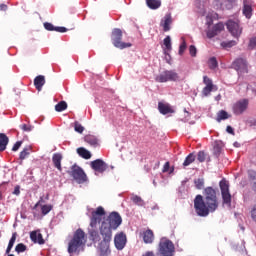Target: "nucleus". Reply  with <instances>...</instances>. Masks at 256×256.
Masks as SVG:
<instances>
[{"instance_id": "1", "label": "nucleus", "mask_w": 256, "mask_h": 256, "mask_svg": "<svg viewBox=\"0 0 256 256\" xmlns=\"http://www.w3.org/2000/svg\"><path fill=\"white\" fill-rule=\"evenodd\" d=\"M203 195L198 194L194 199V209L198 217H207L209 213H215L216 209H219V198L213 187H206Z\"/></svg>"}, {"instance_id": "2", "label": "nucleus", "mask_w": 256, "mask_h": 256, "mask_svg": "<svg viewBox=\"0 0 256 256\" xmlns=\"http://www.w3.org/2000/svg\"><path fill=\"white\" fill-rule=\"evenodd\" d=\"M121 223H123V219L117 212L110 213L107 219L102 222L100 226V235H102L103 243H105V245L111 243V239H113V229H117Z\"/></svg>"}, {"instance_id": "3", "label": "nucleus", "mask_w": 256, "mask_h": 256, "mask_svg": "<svg viewBox=\"0 0 256 256\" xmlns=\"http://www.w3.org/2000/svg\"><path fill=\"white\" fill-rule=\"evenodd\" d=\"M87 236L85 232L79 228L74 232L73 238L68 243V253H77L85 247Z\"/></svg>"}, {"instance_id": "4", "label": "nucleus", "mask_w": 256, "mask_h": 256, "mask_svg": "<svg viewBox=\"0 0 256 256\" xmlns=\"http://www.w3.org/2000/svg\"><path fill=\"white\" fill-rule=\"evenodd\" d=\"M123 39V31L119 28H115L112 30L111 41L114 47L117 49H127L131 47V43H125L122 41Z\"/></svg>"}, {"instance_id": "5", "label": "nucleus", "mask_w": 256, "mask_h": 256, "mask_svg": "<svg viewBox=\"0 0 256 256\" xmlns=\"http://www.w3.org/2000/svg\"><path fill=\"white\" fill-rule=\"evenodd\" d=\"M158 251L163 256H174L175 255V244L169 239H161L159 242Z\"/></svg>"}, {"instance_id": "6", "label": "nucleus", "mask_w": 256, "mask_h": 256, "mask_svg": "<svg viewBox=\"0 0 256 256\" xmlns=\"http://www.w3.org/2000/svg\"><path fill=\"white\" fill-rule=\"evenodd\" d=\"M219 187L221 191L222 196V203L223 205H226L227 207H231V192L229 191V181H227L225 178H223L219 182Z\"/></svg>"}, {"instance_id": "7", "label": "nucleus", "mask_w": 256, "mask_h": 256, "mask_svg": "<svg viewBox=\"0 0 256 256\" xmlns=\"http://www.w3.org/2000/svg\"><path fill=\"white\" fill-rule=\"evenodd\" d=\"M68 173L71 177H73V180L79 184L85 183V181H87V174H85L83 168H81L77 164L72 165Z\"/></svg>"}, {"instance_id": "8", "label": "nucleus", "mask_w": 256, "mask_h": 256, "mask_svg": "<svg viewBox=\"0 0 256 256\" xmlns=\"http://www.w3.org/2000/svg\"><path fill=\"white\" fill-rule=\"evenodd\" d=\"M156 83H167L169 81H179V74L173 70H165L155 77Z\"/></svg>"}, {"instance_id": "9", "label": "nucleus", "mask_w": 256, "mask_h": 256, "mask_svg": "<svg viewBox=\"0 0 256 256\" xmlns=\"http://www.w3.org/2000/svg\"><path fill=\"white\" fill-rule=\"evenodd\" d=\"M226 27L229 33H231L232 37H234L235 39H239L241 37V33H243V28H241L238 21L228 20L226 22Z\"/></svg>"}, {"instance_id": "10", "label": "nucleus", "mask_w": 256, "mask_h": 256, "mask_svg": "<svg viewBox=\"0 0 256 256\" xmlns=\"http://www.w3.org/2000/svg\"><path fill=\"white\" fill-rule=\"evenodd\" d=\"M232 67L235 69V71H237L239 75L249 73V63H247V59L245 58H237L232 63Z\"/></svg>"}, {"instance_id": "11", "label": "nucleus", "mask_w": 256, "mask_h": 256, "mask_svg": "<svg viewBox=\"0 0 256 256\" xmlns=\"http://www.w3.org/2000/svg\"><path fill=\"white\" fill-rule=\"evenodd\" d=\"M249 108V100L242 99L232 105L234 115H243Z\"/></svg>"}, {"instance_id": "12", "label": "nucleus", "mask_w": 256, "mask_h": 256, "mask_svg": "<svg viewBox=\"0 0 256 256\" xmlns=\"http://www.w3.org/2000/svg\"><path fill=\"white\" fill-rule=\"evenodd\" d=\"M105 215V208L99 206L95 211L92 212V216L90 218V227L95 229L97 227V223H101V217Z\"/></svg>"}, {"instance_id": "13", "label": "nucleus", "mask_w": 256, "mask_h": 256, "mask_svg": "<svg viewBox=\"0 0 256 256\" xmlns=\"http://www.w3.org/2000/svg\"><path fill=\"white\" fill-rule=\"evenodd\" d=\"M114 245L118 251H123L127 245V235L123 232L117 233L114 237Z\"/></svg>"}, {"instance_id": "14", "label": "nucleus", "mask_w": 256, "mask_h": 256, "mask_svg": "<svg viewBox=\"0 0 256 256\" xmlns=\"http://www.w3.org/2000/svg\"><path fill=\"white\" fill-rule=\"evenodd\" d=\"M203 83L206 86L202 89V96L209 97L213 89H215V85H213V80H211V78H209L208 76H204Z\"/></svg>"}, {"instance_id": "15", "label": "nucleus", "mask_w": 256, "mask_h": 256, "mask_svg": "<svg viewBox=\"0 0 256 256\" xmlns=\"http://www.w3.org/2000/svg\"><path fill=\"white\" fill-rule=\"evenodd\" d=\"M91 169L96 171L97 173H105L107 171V163L103 161L102 159H96L90 163Z\"/></svg>"}, {"instance_id": "16", "label": "nucleus", "mask_w": 256, "mask_h": 256, "mask_svg": "<svg viewBox=\"0 0 256 256\" xmlns=\"http://www.w3.org/2000/svg\"><path fill=\"white\" fill-rule=\"evenodd\" d=\"M223 29H225V25L223 23L219 22L215 24L211 30L207 31L208 39H213V37H216V35H219V33L223 31Z\"/></svg>"}, {"instance_id": "17", "label": "nucleus", "mask_w": 256, "mask_h": 256, "mask_svg": "<svg viewBox=\"0 0 256 256\" xmlns=\"http://www.w3.org/2000/svg\"><path fill=\"white\" fill-rule=\"evenodd\" d=\"M171 23H173L171 14H166L160 22V26L163 28L165 33H167V31H171Z\"/></svg>"}, {"instance_id": "18", "label": "nucleus", "mask_w": 256, "mask_h": 256, "mask_svg": "<svg viewBox=\"0 0 256 256\" xmlns=\"http://www.w3.org/2000/svg\"><path fill=\"white\" fill-rule=\"evenodd\" d=\"M243 15L246 19H251L253 15V7H251V0H243Z\"/></svg>"}, {"instance_id": "19", "label": "nucleus", "mask_w": 256, "mask_h": 256, "mask_svg": "<svg viewBox=\"0 0 256 256\" xmlns=\"http://www.w3.org/2000/svg\"><path fill=\"white\" fill-rule=\"evenodd\" d=\"M158 111L162 115H169V113H175V110L168 103L159 102L158 103Z\"/></svg>"}, {"instance_id": "20", "label": "nucleus", "mask_w": 256, "mask_h": 256, "mask_svg": "<svg viewBox=\"0 0 256 256\" xmlns=\"http://www.w3.org/2000/svg\"><path fill=\"white\" fill-rule=\"evenodd\" d=\"M30 239L32 243H38V245H45V239H43V234L37 231H32L30 233Z\"/></svg>"}, {"instance_id": "21", "label": "nucleus", "mask_w": 256, "mask_h": 256, "mask_svg": "<svg viewBox=\"0 0 256 256\" xmlns=\"http://www.w3.org/2000/svg\"><path fill=\"white\" fill-rule=\"evenodd\" d=\"M142 237H143V241H144V243H146V245H151V243H153V241H155V234L153 233V230H151V229L144 231Z\"/></svg>"}, {"instance_id": "22", "label": "nucleus", "mask_w": 256, "mask_h": 256, "mask_svg": "<svg viewBox=\"0 0 256 256\" xmlns=\"http://www.w3.org/2000/svg\"><path fill=\"white\" fill-rule=\"evenodd\" d=\"M61 161H63V155L61 153H54L52 156V163L58 171H63V167H61Z\"/></svg>"}, {"instance_id": "23", "label": "nucleus", "mask_w": 256, "mask_h": 256, "mask_svg": "<svg viewBox=\"0 0 256 256\" xmlns=\"http://www.w3.org/2000/svg\"><path fill=\"white\" fill-rule=\"evenodd\" d=\"M44 28L46 31H56L57 33H67V28L66 27H55L52 23L45 22L44 23Z\"/></svg>"}, {"instance_id": "24", "label": "nucleus", "mask_w": 256, "mask_h": 256, "mask_svg": "<svg viewBox=\"0 0 256 256\" xmlns=\"http://www.w3.org/2000/svg\"><path fill=\"white\" fill-rule=\"evenodd\" d=\"M43 85H45V76L38 75L34 79V87L37 89V91H41L43 89Z\"/></svg>"}, {"instance_id": "25", "label": "nucleus", "mask_w": 256, "mask_h": 256, "mask_svg": "<svg viewBox=\"0 0 256 256\" xmlns=\"http://www.w3.org/2000/svg\"><path fill=\"white\" fill-rule=\"evenodd\" d=\"M85 143H88V145H91L92 147H97L99 140L97 139V136L88 134L84 137Z\"/></svg>"}, {"instance_id": "26", "label": "nucleus", "mask_w": 256, "mask_h": 256, "mask_svg": "<svg viewBox=\"0 0 256 256\" xmlns=\"http://www.w3.org/2000/svg\"><path fill=\"white\" fill-rule=\"evenodd\" d=\"M9 144V137L5 133H0V153L7 149Z\"/></svg>"}, {"instance_id": "27", "label": "nucleus", "mask_w": 256, "mask_h": 256, "mask_svg": "<svg viewBox=\"0 0 256 256\" xmlns=\"http://www.w3.org/2000/svg\"><path fill=\"white\" fill-rule=\"evenodd\" d=\"M195 159H197V156L195 153H190L183 162V168L186 169V167H189V165L195 163Z\"/></svg>"}, {"instance_id": "28", "label": "nucleus", "mask_w": 256, "mask_h": 256, "mask_svg": "<svg viewBox=\"0 0 256 256\" xmlns=\"http://www.w3.org/2000/svg\"><path fill=\"white\" fill-rule=\"evenodd\" d=\"M146 5L149 9L156 10L161 7V0H146Z\"/></svg>"}, {"instance_id": "29", "label": "nucleus", "mask_w": 256, "mask_h": 256, "mask_svg": "<svg viewBox=\"0 0 256 256\" xmlns=\"http://www.w3.org/2000/svg\"><path fill=\"white\" fill-rule=\"evenodd\" d=\"M90 240L93 241V243H99L101 241V236L99 235V231L92 229L89 230Z\"/></svg>"}, {"instance_id": "30", "label": "nucleus", "mask_w": 256, "mask_h": 256, "mask_svg": "<svg viewBox=\"0 0 256 256\" xmlns=\"http://www.w3.org/2000/svg\"><path fill=\"white\" fill-rule=\"evenodd\" d=\"M77 153L82 159H89L91 157V152L83 147L78 148Z\"/></svg>"}, {"instance_id": "31", "label": "nucleus", "mask_w": 256, "mask_h": 256, "mask_svg": "<svg viewBox=\"0 0 256 256\" xmlns=\"http://www.w3.org/2000/svg\"><path fill=\"white\" fill-rule=\"evenodd\" d=\"M225 119H229V113H227V111H225V110L219 111L216 121H218V123H220V121H225Z\"/></svg>"}, {"instance_id": "32", "label": "nucleus", "mask_w": 256, "mask_h": 256, "mask_svg": "<svg viewBox=\"0 0 256 256\" xmlns=\"http://www.w3.org/2000/svg\"><path fill=\"white\" fill-rule=\"evenodd\" d=\"M220 45L223 49H231V47H235V45H237V41L235 40L223 41L221 42Z\"/></svg>"}, {"instance_id": "33", "label": "nucleus", "mask_w": 256, "mask_h": 256, "mask_svg": "<svg viewBox=\"0 0 256 256\" xmlns=\"http://www.w3.org/2000/svg\"><path fill=\"white\" fill-rule=\"evenodd\" d=\"M66 109H67V102L65 101H60L58 104L55 105V111H57V113H61Z\"/></svg>"}, {"instance_id": "34", "label": "nucleus", "mask_w": 256, "mask_h": 256, "mask_svg": "<svg viewBox=\"0 0 256 256\" xmlns=\"http://www.w3.org/2000/svg\"><path fill=\"white\" fill-rule=\"evenodd\" d=\"M30 151L31 147L24 148L23 151L20 152L19 159H21V161L27 159V157H29V155L31 154Z\"/></svg>"}, {"instance_id": "35", "label": "nucleus", "mask_w": 256, "mask_h": 256, "mask_svg": "<svg viewBox=\"0 0 256 256\" xmlns=\"http://www.w3.org/2000/svg\"><path fill=\"white\" fill-rule=\"evenodd\" d=\"M53 211V205L51 204H46L41 206V213L42 215H49Z\"/></svg>"}, {"instance_id": "36", "label": "nucleus", "mask_w": 256, "mask_h": 256, "mask_svg": "<svg viewBox=\"0 0 256 256\" xmlns=\"http://www.w3.org/2000/svg\"><path fill=\"white\" fill-rule=\"evenodd\" d=\"M208 67H209V69H217V67H219V63L217 62L216 57H211L208 60Z\"/></svg>"}, {"instance_id": "37", "label": "nucleus", "mask_w": 256, "mask_h": 256, "mask_svg": "<svg viewBox=\"0 0 256 256\" xmlns=\"http://www.w3.org/2000/svg\"><path fill=\"white\" fill-rule=\"evenodd\" d=\"M194 185L196 187V189H203V187H205V179L203 178H197L194 180Z\"/></svg>"}, {"instance_id": "38", "label": "nucleus", "mask_w": 256, "mask_h": 256, "mask_svg": "<svg viewBox=\"0 0 256 256\" xmlns=\"http://www.w3.org/2000/svg\"><path fill=\"white\" fill-rule=\"evenodd\" d=\"M16 253H25L27 251V246L23 243H19L15 247Z\"/></svg>"}, {"instance_id": "39", "label": "nucleus", "mask_w": 256, "mask_h": 256, "mask_svg": "<svg viewBox=\"0 0 256 256\" xmlns=\"http://www.w3.org/2000/svg\"><path fill=\"white\" fill-rule=\"evenodd\" d=\"M163 43H164V47H166V50L167 51H171V49H172V46H171V36H166L164 38Z\"/></svg>"}, {"instance_id": "40", "label": "nucleus", "mask_w": 256, "mask_h": 256, "mask_svg": "<svg viewBox=\"0 0 256 256\" xmlns=\"http://www.w3.org/2000/svg\"><path fill=\"white\" fill-rule=\"evenodd\" d=\"M197 159L199 163H205V159H207V154L205 151H199L197 154Z\"/></svg>"}, {"instance_id": "41", "label": "nucleus", "mask_w": 256, "mask_h": 256, "mask_svg": "<svg viewBox=\"0 0 256 256\" xmlns=\"http://www.w3.org/2000/svg\"><path fill=\"white\" fill-rule=\"evenodd\" d=\"M15 241H17V232H14L12 234L11 239L9 240V243H8V248L9 249H13V245H15Z\"/></svg>"}, {"instance_id": "42", "label": "nucleus", "mask_w": 256, "mask_h": 256, "mask_svg": "<svg viewBox=\"0 0 256 256\" xmlns=\"http://www.w3.org/2000/svg\"><path fill=\"white\" fill-rule=\"evenodd\" d=\"M74 130L76 131V133H83V131H85V127H83V125H81L79 122H75Z\"/></svg>"}, {"instance_id": "43", "label": "nucleus", "mask_w": 256, "mask_h": 256, "mask_svg": "<svg viewBox=\"0 0 256 256\" xmlns=\"http://www.w3.org/2000/svg\"><path fill=\"white\" fill-rule=\"evenodd\" d=\"M131 201L136 205H143V199L137 195L131 197Z\"/></svg>"}, {"instance_id": "44", "label": "nucleus", "mask_w": 256, "mask_h": 256, "mask_svg": "<svg viewBox=\"0 0 256 256\" xmlns=\"http://www.w3.org/2000/svg\"><path fill=\"white\" fill-rule=\"evenodd\" d=\"M20 129H22V131H25L26 133H30V131H33V126L29 124H22L20 125Z\"/></svg>"}, {"instance_id": "45", "label": "nucleus", "mask_w": 256, "mask_h": 256, "mask_svg": "<svg viewBox=\"0 0 256 256\" xmlns=\"http://www.w3.org/2000/svg\"><path fill=\"white\" fill-rule=\"evenodd\" d=\"M248 177H249L250 181H256V171L248 170Z\"/></svg>"}, {"instance_id": "46", "label": "nucleus", "mask_w": 256, "mask_h": 256, "mask_svg": "<svg viewBox=\"0 0 256 256\" xmlns=\"http://www.w3.org/2000/svg\"><path fill=\"white\" fill-rule=\"evenodd\" d=\"M185 49H187V43L183 41L179 47V55H183L185 53Z\"/></svg>"}, {"instance_id": "47", "label": "nucleus", "mask_w": 256, "mask_h": 256, "mask_svg": "<svg viewBox=\"0 0 256 256\" xmlns=\"http://www.w3.org/2000/svg\"><path fill=\"white\" fill-rule=\"evenodd\" d=\"M189 53L191 57H196L197 56V48L193 45L189 47Z\"/></svg>"}, {"instance_id": "48", "label": "nucleus", "mask_w": 256, "mask_h": 256, "mask_svg": "<svg viewBox=\"0 0 256 256\" xmlns=\"http://www.w3.org/2000/svg\"><path fill=\"white\" fill-rule=\"evenodd\" d=\"M21 145H23V141H17L12 147V151H19V149L21 148Z\"/></svg>"}, {"instance_id": "49", "label": "nucleus", "mask_w": 256, "mask_h": 256, "mask_svg": "<svg viewBox=\"0 0 256 256\" xmlns=\"http://www.w3.org/2000/svg\"><path fill=\"white\" fill-rule=\"evenodd\" d=\"M111 251L109 250V245H106L104 250H101L100 256H108Z\"/></svg>"}, {"instance_id": "50", "label": "nucleus", "mask_w": 256, "mask_h": 256, "mask_svg": "<svg viewBox=\"0 0 256 256\" xmlns=\"http://www.w3.org/2000/svg\"><path fill=\"white\" fill-rule=\"evenodd\" d=\"M256 47V37H253L250 39V42H249V48L250 49H255Z\"/></svg>"}, {"instance_id": "51", "label": "nucleus", "mask_w": 256, "mask_h": 256, "mask_svg": "<svg viewBox=\"0 0 256 256\" xmlns=\"http://www.w3.org/2000/svg\"><path fill=\"white\" fill-rule=\"evenodd\" d=\"M13 195H21V186L20 185L15 186Z\"/></svg>"}, {"instance_id": "52", "label": "nucleus", "mask_w": 256, "mask_h": 256, "mask_svg": "<svg viewBox=\"0 0 256 256\" xmlns=\"http://www.w3.org/2000/svg\"><path fill=\"white\" fill-rule=\"evenodd\" d=\"M169 167H171V164L166 162L163 166L162 173H167L169 171Z\"/></svg>"}, {"instance_id": "53", "label": "nucleus", "mask_w": 256, "mask_h": 256, "mask_svg": "<svg viewBox=\"0 0 256 256\" xmlns=\"http://www.w3.org/2000/svg\"><path fill=\"white\" fill-rule=\"evenodd\" d=\"M251 217H252L253 221H256V204L253 206V208L251 210Z\"/></svg>"}, {"instance_id": "54", "label": "nucleus", "mask_w": 256, "mask_h": 256, "mask_svg": "<svg viewBox=\"0 0 256 256\" xmlns=\"http://www.w3.org/2000/svg\"><path fill=\"white\" fill-rule=\"evenodd\" d=\"M226 131H227V133H230V135L235 134V131L233 130V127H231V126H227Z\"/></svg>"}, {"instance_id": "55", "label": "nucleus", "mask_w": 256, "mask_h": 256, "mask_svg": "<svg viewBox=\"0 0 256 256\" xmlns=\"http://www.w3.org/2000/svg\"><path fill=\"white\" fill-rule=\"evenodd\" d=\"M41 203H45V201L43 200V197H41L40 200L34 205V209H37V207L41 205Z\"/></svg>"}, {"instance_id": "56", "label": "nucleus", "mask_w": 256, "mask_h": 256, "mask_svg": "<svg viewBox=\"0 0 256 256\" xmlns=\"http://www.w3.org/2000/svg\"><path fill=\"white\" fill-rule=\"evenodd\" d=\"M7 4H0V11H7Z\"/></svg>"}, {"instance_id": "57", "label": "nucleus", "mask_w": 256, "mask_h": 256, "mask_svg": "<svg viewBox=\"0 0 256 256\" xmlns=\"http://www.w3.org/2000/svg\"><path fill=\"white\" fill-rule=\"evenodd\" d=\"M142 256H155V252L154 251H147L145 254H143Z\"/></svg>"}, {"instance_id": "58", "label": "nucleus", "mask_w": 256, "mask_h": 256, "mask_svg": "<svg viewBox=\"0 0 256 256\" xmlns=\"http://www.w3.org/2000/svg\"><path fill=\"white\" fill-rule=\"evenodd\" d=\"M214 149L218 155L221 153V148L219 146H215Z\"/></svg>"}, {"instance_id": "59", "label": "nucleus", "mask_w": 256, "mask_h": 256, "mask_svg": "<svg viewBox=\"0 0 256 256\" xmlns=\"http://www.w3.org/2000/svg\"><path fill=\"white\" fill-rule=\"evenodd\" d=\"M11 249H12V248H8V246H7L6 255H9V253H11Z\"/></svg>"}, {"instance_id": "60", "label": "nucleus", "mask_w": 256, "mask_h": 256, "mask_svg": "<svg viewBox=\"0 0 256 256\" xmlns=\"http://www.w3.org/2000/svg\"><path fill=\"white\" fill-rule=\"evenodd\" d=\"M252 189H253V191H256V181L253 183Z\"/></svg>"}, {"instance_id": "61", "label": "nucleus", "mask_w": 256, "mask_h": 256, "mask_svg": "<svg viewBox=\"0 0 256 256\" xmlns=\"http://www.w3.org/2000/svg\"><path fill=\"white\" fill-rule=\"evenodd\" d=\"M8 256H15L14 254H8Z\"/></svg>"}, {"instance_id": "62", "label": "nucleus", "mask_w": 256, "mask_h": 256, "mask_svg": "<svg viewBox=\"0 0 256 256\" xmlns=\"http://www.w3.org/2000/svg\"><path fill=\"white\" fill-rule=\"evenodd\" d=\"M46 199H49V195L46 196Z\"/></svg>"}, {"instance_id": "63", "label": "nucleus", "mask_w": 256, "mask_h": 256, "mask_svg": "<svg viewBox=\"0 0 256 256\" xmlns=\"http://www.w3.org/2000/svg\"><path fill=\"white\" fill-rule=\"evenodd\" d=\"M154 185H157L155 181H153Z\"/></svg>"}]
</instances>
